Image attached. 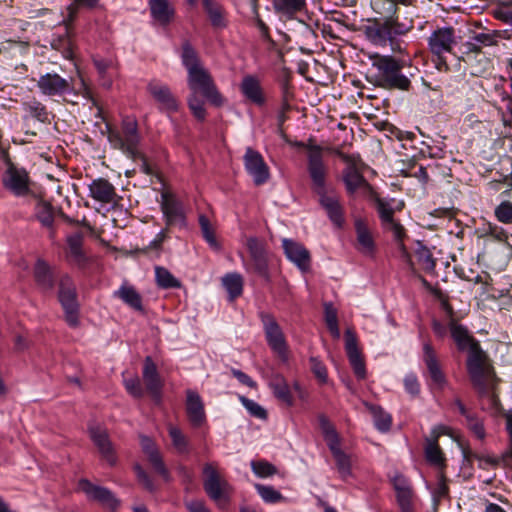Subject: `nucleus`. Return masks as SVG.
Returning a JSON list of instances; mask_svg holds the SVG:
<instances>
[{
  "label": "nucleus",
  "mask_w": 512,
  "mask_h": 512,
  "mask_svg": "<svg viewBox=\"0 0 512 512\" xmlns=\"http://www.w3.org/2000/svg\"><path fill=\"white\" fill-rule=\"evenodd\" d=\"M181 62L187 70V85L189 95L187 106L194 118L200 122L205 121L207 112L205 100L214 107H221L225 98L219 92L211 74L201 65L197 50L185 40L181 45Z\"/></svg>",
  "instance_id": "1"
},
{
  "label": "nucleus",
  "mask_w": 512,
  "mask_h": 512,
  "mask_svg": "<svg viewBox=\"0 0 512 512\" xmlns=\"http://www.w3.org/2000/svg\"><path fill=\"white\" fill-rule=\"evenodd\" d=\"M448 328L457 349L460 352L468 351L466 367L474 389L481 397L489 395L488 380L495 377V371L488 363V356L480 342L469 333L466 326L455 320L449 322Z\"/></svg>",
  "instance_id": "2"
},
{
  "label": "nucleus",
  "mask_w": 512,
  "mask_h": 512,
  "mask_svg": "<svg viewBox=\"0 0 512 512\" xmlns=\"http://www.w3.org/2000/svg\"><path fill=\"white\" fill-rule=\"evenodd\" d=\"M33 277L37 288L43 294H51L58 285L57 298L64 313V320L70 328L80 325V303L74 280L63 274L57 280L52 267L42 259L34 265Z\"/></svg>",
  "instance_id": "3"
},
{
  "label": "nucleus",
  "mask_w": 512,
  "mask_h": 512,
  "mask_svg": "<svg viewBox=\"0 0 512 512\" xmlns=\"http://www.w3.org/2000/svg\"><path fill=\"white\" fill-rule=\"evenodd\" d=\"M387 11L390 13L380 19H375L365 27L366 37L377 46H390L393 52L402 51V41L398 40L399 36L405 35L412 28V24H406L399 21L397 15L398 7L396 3L389 2Z\"/></svg>",
  "instance_id": "4"
},
{
  "label": "nucleus",
  "mask_w": 512,
  "mask_h": 512,
  "mask_svg": "<svg viewBox=\"0 0 512 512\" xmlns=\"http://www.w3.org/2000/svg\"><path fill=\"white\" fill-rule=\"evenodd\" d=\"M370 59L372 68L375 69L371 82L376 87L403 92L411 89V80L403 73L406 66L405 60L377 53L370 56Z\"/></svg>",
  "instance_id": "5"
},
{
  "label": "nucleus",
  "mask_w": 512,
  "mask_h": 512,
  "mask_svg": "<svg viewBox=\"0 0 512 512\" xmlns=\"http://www.w3.org/2000/svg\"><path fill=\"white\" fill-rule=\"evenodd\" d=\"M246 248L249 253L248 261L243 258L246 270L258 275L266 282H270L271 274L266 244L259 238L251 236L246 240Z\"/></svg>",
  "instance_id": "6"
},
{
  "label": "nucleus",
  "mask_w": 512,
  "mask_h": 512,
  "mask_svg": "<svg viewBox=\"0 0 512 512\" xmlns=\"http://www.w3.org/2000/svg\"><path fill=\"white\" fill-rule=\"evenodd\" d=\"M258 316L263 325L268 346L281 361L286 362L288 360V345L280 325L271 313L261 311Z\"/></svg>",
  "instance_id": "7"
},
{
  "label": "nucleus",
  "mask_w": 512,
  "mask_h": 512,
  "mask_svg": "<svg viewBox=\"0 0 512 512\" xmlns=\"http://www.w3.org/2000/svg\"><path fill=\"white\" fill-rule=\"evenodd\" d=\"M160 209L165 228L169 230L186 228L187 216L184 204L174 193L166 190L161 193Z\"/></svg>",
  "instance_id": "8"
},
{
  "label": "nucleus",
  "mask_w": 512,
  "mask_h": 512,
  "mask_svg": "<svg viewBox=\"0 0 512 512\" xmlns=\"http://www.w3.org/2000/svg\"><path fill=\"white\" fill-rule=\"evenodd\" d=\"M307 171L311 179V189L317 196L327 191L328 169L323 161L322 149L320 146L309 147L307 157Z\"/></svg>",
  "instance_id": "9"
},
{
  "label": "nucleus",
  "mask_w": 512,
  "mask_h": 512,
  "mask_svg": "<svg viewBox=\"0 0 512 512\" xmlns=\"http://www.w3.org/2000/svg\"><path fill=\"white\" fill-rule=\"evenodd\" d=\"M422 361L426 367L423 375L429 379L431 386L438 390H443L448 383L447 377L437 351L430 340L423 342Z\"/></svg>",
  "instance_id": "10"
},
{
  "label": "nucleus",
  "mask_w": 512,
  "mask_h": 512,
  "mask_svg": "<svg viewBox=\"0 0 512 512\" xmlns=\"http://www.w3.org/2000/svg\"><path fill=\"white\" fill-rule=\"evenodd\" d=\"M269 387L274 397L287 407L295 405L293 391L300 400H305L307 393L298 380L293 381L292 386L281 373H273L269 379Z\"/></svg>",
  "instance_id": "11"
},
{
  "label": "nucleus",
  "mask_w": 512,
  "mask_h": 512,
  "mask_svg": "<svg viewBox=\"0 0 512 512\" xmlns=\"http://www.w3.org/2000/svg\"><path fill=\"white\" fill-rule=\"evenodd\" d=\"M99 2L100 0H74L73 3L67 7V14L63 20L66 26V34L58 39L59 45L64 49L63 53L66 58H71L73 56V42L70 35L74 22L78 18L80 9H94L98 7Z\"/></svg>",
  "instance_id": "12"
},
{
  "label": "nucleus",
  "mask_w": 512,
  "mask_h": 512,
  "mask_svg": "<svg viewBox=\"0 0 512 512\" xmlns=\"http://www.w3.org/2000/svg\"><path fill=\"white\" fill-rule=\"evenodd\" d=\"M203 487L206 494L214 501L223 503L228 500V483L223 480L213 463L203 466Z\"/></svg>",
  "instance_id": "13"
},
{
  "label": "nucleus",
  "mask_w": 512,
  "mask_h": 512,
  "mask_svg": "<svg viewBox=\"0 0 512 512\" xmlns=\"http://www.w3.org/2000/svg\"><path fill=\"white\" fill-rule=\"evenodd\" d=\"M390 482L395 491L396 500L401 512H413L416 508L417 496L411 480L397 472L390 477Z\"/></svg>",
  "instance_id": "14"
},
{
  "label": "nucleus",
  "mask_w": 512,
  "mask_h": 512,
  "mask_svg": "<svg viewBox=\"0 0 512 512\" xmlns=\"http://www.w3.org/2000/svg\"><path fill=\"white\" fill-rule=\"evenodd\" d=\"M243 161L245 170L252 177L255 185H263L269 180L270 170L260 152L247 147Z\"/></svg>",
  "instance_id": "15"
},
{
  "label": "nucleus",
  "mask_w": 512,
  "mask_h": 512,
  "mask_svg": "<svg viewBox=\"0 0 512 512\" xmlns=\"http://www.w3.org/2000/svg\"><path fill=\"white\" fill-rule=\"evenodd\" d=\"M2 183L5 189L15 196H25L29 193V175L24 168H17L12 162L7 164Z\"/></svg>",
  "instance_id": "16"
},
{
  "label": "nucleus",
  "mask_w": 512,
  "mask_h": 512,
  "mask_svg": "<svg viewBox=\"0 0 512 512\" xmlns=\"http://www.w3.org/2000/svg\"><path fill=\"white\" fill-rule=\"evenodd\" d=\"M79 488L89 499L99 502L105 508L113 511L120 508V500L108 488L95 485L87 479L79 481Z\"/></svg>",
  "instance_id": "17"
},
{
  "label": "nucleus",
  "mask_w": 512,
  "mask_h": 512,
  "mask_svg": "<svg viewBox=\"0 0 512 512\" xmlns=\"http://www.w3.org/2000/svg\"><path fill=\"white\" fill-rule=\"evenodd\" d=\"M147 90L153 99L159 104V109L168 114L179 110V102L172 94L168 85L157 80L151 81L147 85Z\"/></svg>",
  "instance_id": "18"
},
{
  "label": "nucleus",
  "mask_w": 512,
  "mask_h": 512,
  "mask_svg": "<svg viewBox=\"0 0 512 512\" xmlns=\"http://www.w3.org/2000/svg\"><path fill=\"white\" fill-rule=\"evenodd\" d=\"M142 376L147 393L156 403H160L163 381L158 372L157 365L150 356L144 359Z\"/></svg>",
  "instance_id": "19"
},
{
  "label": "nucleus",
  "mask_w": 512,
  "mask_h": 512,
  "mask_svg": "<svg viewBox=\"0 0 512 512\" xmlns=\"http://www.w3.org/2000/svg\"><path fill=\"white\" fill-rule=\"evenodd\" d=\"M354 229L356 233L355 248L363 255L373 257L377 251V245L367 220L361 217L355 218Z\"/></svg>",
  "instance_id": "20"
},
{
  "label": "nucleus",
  "mask_w": 512,
  "mask_h": 512,
  "mask_svg": "<svg viewBox=\"0 0 512 512\" xmlns=\"http://www.w3.org/2000/svg\"><path fill=\"white\" fill-rule=\"evenodd\" d=\"M282 248L286 258L301 271L306 272L309 270L311 255L303 244L292 239L284 238L282 240Z\"/></svg>",
  "instance_id": "21"
},
{
  "label": "nucleus",
  "mask_w": 512,
  "mask_h": 512,
  "mask_svg": "<svg viewBox=\"0 0 512 512\" xmlns=\"http://www.w3.org/2000/svg\"><path fill=\"white\" fill-rule=\"evenodd\" d=\"M345 350L356 378L364 380L367 376L365 362L358 348L357 338L350 330L345 333Z\"/></svg>",
  "instance_id": "22"
},
{
  "label": "nucleus",
  "mask_w": 512,
  "mask_h": 512,
  "mask_svg": "<svg viewBox=\"0 0 512 512\" xmlns=\"http://www.w3.org/2000/svg\"><path fill=\"white\" fill-rule=\"evenodd\" d=\"M201 6L211 27L224 30L229 25V14L225 6L218 0H201Z\"/></svg>",
  "instance_id": "23"
},
{
  "label": "nucleus",
  "mask_w": 512,
  "mask_h": 512,
  "mask_svg": "<svg viewBox=\"0 0 512 512\" xmlns=\"http://www.w3.org/2000/svg\"><path fill=\"white\" fill-rule=\"evenodd\" d=\"M107 139L111 144L112 134L116 133L124 145L140 144L141 136L138 130L136 120L125 117L121 122V129L114 128L110 123H106Z\"/></svg>",
  "instance_id": "24"
},
{
  "label": "nucleus",
  "mask_w": 512,
  "mask_h": 512,
  "mask_svg": "<svg viewBox=\"0 0 512 512\" xmlns=\"http://www.w3.org/2000/svg\"><path fill=\"white\" fill-rule=\"evenodd\" d=\"M240 92L248 102L257 107H263L267 103V97L261 81L255 75H246L242 78Z\"/></svg>",
  "instance_id": "25"
},
{
  "label": "nucleus",
  "mask_w": 512,
  "mask_h": 512,
  "mask_svg": "<svg viewBox=\"0 0 512 512\" xmlns=\"http://www.w3.org/2000/svg\"><path fill=\"white\" fill-rule=\"evenodd\" d=\"M185 410L192 427L200 428L206 423L207 417L204 403L196 391L186 390Z\"/></svg>",
  "instance_id": "26"
},
{
  "label": "nucleus",
  "mask_w": 512,
  "mask_h": 512,
  "mask_svg": "<svg viewBox=\"0 0 512 512\" xmlns=\"http://www.w3.org/2000/svg\"><path fill=\"white\" fill-rule=\"evenodd\" d=\"M37 86L47 96L63 95L71 91L69 82L57 73L41 75Z\"/></svg>",
  "instance_id": "27"
},
{
  "label": "nucleus",
  "mask_w": 512,
  "mask_h": 512,
  "mask_svg": "<svg viewBox=\"0 0 512 512\" xmlns=\"http://www.w3.org/2000/svg\"><path fill=\"white\" fill-rule=\"evenodd\" d=\"M453 405L458 409L459 413L465 418V426L477 439L483 441L486 438V430L484 419L477 413L468 409L460 398H456Z\"/></svg>",
  "instance_id": "28"
},
{
  "label": "nucleus",
  "mask_w": 512,
  "mask_h": 512,
  "mask_svg": "<svg viewBox=\"0 0 512 512\" xmlns=\"http://www.w3.org/2000/svg\"><path fill=\"white\" fill-rule=\"evenodd\" d=\"M455 30L452 27H443L435 30L429 37L428 44L433 54L451 52L455 44Z\"/></svg>",
  "instance_id": "29"
},
{
  "label": "nucleus",
  "mask_w": 512,
  "mask_h": 512,
  "mask_svg": "<svg viewBox=\"0 0 512 512\" xmlns=\"http://www.w3.org/2000/svg\"><path fill=\"white\" fill-rule=\"evenodd\" d=\"M89 433L102 458L109 465H115L116 457L107 431L100 426H95L89 428Z\"/></svg>",
  "instance_id": "30"
},
{
  "label": "nucleus",
  "mask_w": 512,
  "mask_h": 512,
  "mask_svg": "<svg viewBox=\"0 0 512 512\" xmlns=\"http://www.w3.org/2000/svg\"><path fill=\"white\" fill-rule=\"evenodd\" d=\"M318 201L333 225L338 229H342L345 224V212L339 200L334 196L328 195V192H326L318 195Z\"/></svg>",
  "instance_id": "31"
},
{
  "label": "nucleus",
  "mask_w": 512,
  "mask_h": 512,
  "mask_svg": "<svg viewBox=\"0 0 512 512\" xmlns=\"http://www.w3.org/2000/svg\"><path fill=\"white\" fill-rule=\"evenodd\" d=\"M151 17L163 27L170 25L175 17V9L168 0H147Z\"/></svg>",
  "instance_id": "32"
},
{
  "label": "nucleus",
  "mask_w": 512,
  "mask_h": 512,
  "mask_svg": "<svg viewBox=\"0 0 512 512\" xmlns=\"http://www.w3.org/2000/svg\"><path fill=\"white\" fill-rule=\"evenodd\" d=\"M93 65L98 73L99 83L105 88H111L117 75V68L113 60L101 57L93 58Z\"/></svg>",
  "instance_id": "33"
},
{
  "label": "nucleus",
  "mask_w": 512,
  "mask_h": 512,
  "mask_svg": "<svg viewBox=\"0 0 512 512\" xmlns=\"http://www.w3.org/2000/svg\"><path fill=\"white\" fill-rule=\"evenodd\" d=\"M90 196L96 201L110 203L116 196L115 187L105 178H97L89 185Z\"/></svg>",
  "instance_id": "34"
},
{
  "label": "nucleus",
  "mask_w": 512,
  "mask_h": 512,
  "mask_svg": "<svg viewBox=\"0 0 512 512\" xmlns=\"http://www.w3.org/2000/svg\"><path fill=\"white\" fill-rule=\"evenodd\" d=\"M69 252L68 257L72 263L77 265L79 268L84 269L88 264V258L85 255L82 244L83 236L80 233L71 235L67 239Z\"/></svg>",
  "instance_id": "35"
},
{
  "label": "nucleus",
  "mask_w": 512,
  "mask_h": 512,
  "mask_svg": "<svg viewBox=\"0 0 512 512\" xmlns=\"http://www.w3.org/2000/svg\"><path fill=\"white\" fill-rule=\"evenodd\" d=\"M343 182L347 193L350 195L354 194L359 188L369 185L363 174L354 165H350L343 170Z\"/></svg>",
  "instance_id": "36"
},
{
  "label": "nucleus",
  "mask_w": 512,
  "mask_h": 512,
  "mask_svg": "<svg viewBox=\"0 0 512 512\" xmlns=\"http://www.w3.org/2000/svg\"><path fill=\"white\" fill-rule=\"evenodd\" d=\"M113 296L121 299L126 305L136 311L142 312L144 310L142 297L132 286L121 285L118 290L114 291Z\"/></svg>",
  "instance_id": "37"
},
{
  "label": "nucleus",
  "mask_w": 512,
  "mask_h": 512,
  "mask_svg": "<svg viewBox=\"0 0 512 512\" xmlns=\"http://www.w3.org/2000/svg\"><path fill=\"white\" fill-rule=\"evenodd\" d=\"M366 407L373 417L375 428L381 433L390 431L393 421L391 414L386 412L383 407L377 404L367 403Z\"/></svg>",
  "instance_id": "38"
},
{
  "label": "nucleus",
  "mask_w": 512,
  "mask_h": 512,
  "mask_svg": "<svg viewBox=\"0 0 512 512\" xmlns=\"http://www.w3.org/2000/svg\"><path fill=\"white\" fill-rule=\"evenodd\" d=\"M167 431L176 452L179 455H189L191 453V443L182 430L173 424H169Z\"/></svg>",
  "instance_id": "39"
},
{
  "label": "nucleus",
  "mask_w": 512,
  "mask_h": 512,
  "mask_svg": "<svg viewBox=\"0 0 512 512\" xmlns=\"http://www.w3.org/2000/svg\"><path fill=\"white\" fill-rule=\"evenodd\" d=\"M424 454L426 461L430 465L440 469L446 466L445 455L439 446V443H437V440L426 439Z\"/></svg>",
  "instance_id": "40"
},
{
  "label": "nucleus",
  "mask_w": 512,
  "mask_h": 512,
  "mask_svg": "<svg viewBox=\"0 0 512 512\" xmlns=\"http://www.w3.org/2000/svg\"><path fill=\"white\" fill-rule=\"evenodd\" d=\"M23 110L41 123L50 124L51 122V113L48 111L47 107L36 98L23 102Z\"/></svg>",
  "instance_id": "41"
},
{
  "label": "nucleus",
  "mask_w": 512,
  "mask_h": 512,
  "mask_svg": "<svg viewBox=\"0 0 512 512\" xmlns=\"http://www.w3.org/2000/svg\"><path fill=\"white\" fill-rule=\"evenodd\" d=\"M336 463V468L342 478H347L351 475V459L350 456L345 453L340 443H337L331 447H328Z\"/></svg>",
  "instance_id": "42"
},
{
  "label": "nucleus",
  "mask_w": 512,
  "mask_h": 512,
  "mask_svg": "<svg viewBox=\"0 0 512 512\" xmlns=\"http://www.w3.org/2000/svg\"><path fill=\"white\" fill-rule=\"evenodd\" d=\"M222 284L230 301H234L243 293V278L239 273H227L222 278Z\"/></svg>",
  "instance_id": "43"
},
{
  "label": "nucleus",
  "mask_w": 512,
  "mask_h": 512,
  "mask_svg": "<svg viewBox=\"0 0 512 512\" xmlns=\"http://www.w3.org/2000/svg\"><path fill=\"white\" fill-rule=\"evenodd\" d=\"M414 254L417 264L425 273H434L436 268V259L433 257L429 248L419 242Z\"/></svg>",
  "instance_id": "44"
},
{
  "label": "nucleus",
  "mask_w": 512,
  "mask_h": 512,
  "mask_svg": "<svg viewBox=\"0 0 512 512\" xmlns=\"http://www.w3.org/2000/svg\"><path fill=\"white\" fill-rule=\"evenodd\" d=\"M111 146L114 149L120 150L133 161H141L146 157V155L138 149L139 144L124 145L116 133L112 134Z\"/></svg>",
  "instance_id": "45"
},
{
  "label": "nucleus",
  "mask_w": 512,
  "mask_h": 512,
  "mask_svg": "<svg viewBox=\"0 0 512 512\" xmlns=\"http://www.w3.org/2000/svg\"><path fill=\"white\" fill-rule=\"evenodd\" d=\"M318 425L328 447L341 442L339 434L326 415H318Z\"/></svg>",
  "instance_id": "46"
},
{
  "label": "nucleus",
  "mask_w": 512,
  "mask_h": 512,
  "mask_svg": "<svg viewBox=\"0 0 512 512\" xmlns=\"http://www.w3.org/2000/svg\"><path fill=\"white\" fill-rule=\"evenodd\" d=\"M155 279L162 289H175L181 287V282L165 267H155Z\"/></svg>",
  "instance_id": "47"
},
{
  "label": "nucleus",
  "mask_w": 512,
  "mask_h": 512,
  "mask_svg": "<svg viewBox=\"0 0 512 512\" xmlns=\"http://www.w3.org/2000/svg\"><path fill=\"white\" fill-rule=\"evenodd\" d=\"M199 226L201 229V234L204 240L208 243V245L218 251L221 248L220 243L218 242L214 229L211 226L210 220L204 214H200L198 217Z\"/></svg>",
  "instance_id": "48"
},
{
  "label": "nucleus",
  "mask_w": 512,
  "mask_h": 512,
  "mask_svg": "<svg viewBox=\"0 0 512 512\" xmlns=\"http://www.w3.org/2000/svg\"><path fill=\"white\" fill-rule=\"evenodd\" d=\"M275 9L284 14H294L302 11L306 0H273Z\"/></svg>",
  "instance_id": "49"
},
{
  "label": "nucleus",
  "mask_w": 512,
  "mask_h": 512,
  "mask_svg": "<svg viewBox=\"0 0 512 512\" xmlns=\"http://www.w3.org/2000/svg\"><path fill=\"white\" fill-rule=\"evenodd\" d=\"M253 14L255 16V23L256 26L260 32V36L264 42H267L271 46L275 45V41L272 39L270 35L269 27L266 25V23L261 19L258 11V0H250Z\"/></svg>",
  "instance_id": "50"
},
{
  "label": "nucleus",
  "mask_w": 512,
  "mask_h": 512,
  "mask_svg": "<svg viewBox=\"0 0 512 512\" xmlns=\"http://www.w3.org/2000/svg\"><path fill=\"white\" fill-rule=\"evenodd\" d=\"M375 208L378 212L379 218L384 225L392 223L394 221V209L390 202L380 198H375Z\"/></svg>",
  "instance_id": "51"
},
{
  "label": "nucleus",
  "mask_w": 512,
  "mask_h": 512,
  "mask_svg": "<svg viewBox=\"0 0 512 512\" xmlns=\"http://www.w3.org/2000/svg\"><path fill=\"white\" fill-rule=\"evenodd\" d=\"M239 401L241 402L243 407L248 411L250 416L260 419V420L267 419V417H268L267 411L261 405H259L257 402H255L254 400L240 395Z\"/></svg>",
  "instance_id": "52"
},
{
  "label": "nucleus",
  "mask_w": 512,
  "mask_h": 512,
  "mask_svg": "<svg viewBox=\"0 0 512 512\" xmlns=\"http://www.w3.org/2000/svg\"><path fill=\"white\" fill-rule=\"evenodd\" d=\"M324 319L330 333L339 336L337 311L331 303H325L324 305Z\"/></svg>",
  "instance_id": "53"
},
{
  "label": "nucleus",
  "mask_w": 512,
  "mask_h": 512,
  "mask_svg": "<svg viewBox=\"0 0 512 512\" xmlns=\"http://www.w3.org/2000/svg\"><path fill=\"white\" fill-rule=\"evenodd\" d=\"M147 460L157 474H159L166 481L169 479L170 473L163 461L159 450L153 454L148 455Z\"/></svg>",
  "instance_id": "54"
},
{
  "label": "nucleus",
  "mask_w": 512,
  "mask_h": 512,
  "mask_svg": "<svg viewBox=\"0 0 512 512\" xmlns=\"http://www.w3.org/2000/svg\"><path fill=\"white\" fill-rule=\"evenodd\" d=\"M255 489L257 493L260 495V497L266 502V503H278L282 500L283 496L279 491L274 489L272 486H267L263 484H256Z\"/></svg>",
  "instance_id": "55"
},
{
  "label": "nucleus",
  "mask_w": 512,
  "mask_h": 512,
  "mask_svg": "<svg viewBox=\"0 0 512 512\" xmlns=\"http://www.w3.org/2000/svg\"><path fill=\"white\" fill-rule=\"evenodd\" d=\"M486 463H488L492 467L502 465L503 467H508L512 469V441H509L508 448L502 453L500 457L488 456L486 459Z\"/></svg>",
  "instance_id": "56"
},
{
  "label": "nucleus",
  "mask_w": 512,
  "mask_h": 512,
  "mask_svg": "<svg viewBox=\"0 0 512 512\" xmlns=\"http://www.w3.org/2000/svg\"><path fill=\"white\" fill-rule=\"evenodd\" d=\"M462 455L464 466L472 467L473 459L478 460V467L480 469H486L487 466H490L488 463H486V459L488 456H482L477 453H474L468 446L462 447Z\"/></svg>",
  "instance_id": "57"
},
{
  "label": "nucleus",
  "mask_w": 512,
  "mask_h": 512,
  "mask_svg": "<svg viewBox=\"0 0 512 512\" xmlns=\"http://www.w3.org/2000/svg\"><path fill=\"white\" fill-rule=\"evenodd\" d=\"M251 468L254 474L261 478L272 476L277 472L276 467L265 460L252 461Z\"/></svg>",
  "instance_id": "58"
},
{
  "label": "nucleus",
  "mask_w": 512,
  "mask_h": 512,
  "mask_svg": "<svg viewBox=\"0 0 512 512\" xmlns=\"http://www.w3.org/2000/svg\"><path fill=\"white\" fill-rule=\"evenodd\" d=\"M311 372L314 374L315 378L321 383L324 384L327 382L328 374L327 368L324 363L315 356H311L309 359Z\"/></svg>",
  "instance_id": "59"
},
{
  "label": "nucleus",
  "mask_w": 512,
  "mask_h": 512,
  "mask_svg": "<svg viewBox=\"0 0 512 512\" xmlns=\"http://www.w3.org/2000/svg\"><path fill=\"white\" fill-rule=\"evenodd\" d=\"M497 220L504 224L512 223V202L501 201L494 211Z\"/></svg>",
  "instance_id": "60"
},
{
  "label": "nucleus",
  "mask_w": 512,
  "mask_h": 512,
  "mask_svg": "<svg viewBox=\"0 0 512 512\" xmlns=\"http://www.w3.org/2000/svg\"><path fill=\"white\" fill-rule=\"evenodd\" d=\"M171 230L167 228H163L156 236L155 238L142 249L143 254H148L151 250L160 251L162 248L163 243L169 239V232Z\"/></svg>",
  "instance_id": "61"
},
{
  "label": "nucleus",
  "mask_w": 512,
  "mask_h": 512,
  "mask_svg": "<svg viewBox=\"0 0 512 512\" xmlns=\"http://www.w3.org/2000/svg\"><path fill=\"white\" fill-rule=\"evenodd\" d=\"M124 386L127 392L134 398L140 399L143 397L144 390L138 377L124 379Z\"/></svg>",
  "instance_id": "62"
},
{
  "label": "nucleus",
  "mask_w": 512,
  "mask_h": 512,
  "mask_svg": "<svg viewBox=\"0 0 512 512\" xmlns=\"http://www.w3.org/2000/svg\"><path fill=\"white\" fill-rule=\"evenodd\" d=\"M403 384L404 389L408 394L417 396L420 393V383L415 373L411 372L406 374L403 380Z\"/></svg>",
  "instance_id": "63"
},
{
  "label": "nucleus",
  "mask_w": 512,
  "mask_h": 512,
  "mask_svg": "<svg viewBox=\"0 0 512 512\" xmlns=\"http://www.w3.org/2000/svg\"><path fill=\"white\" fill-rule=\"evenodd\" d=\"M135 472L138 478L139 483L148 491L153 492L156 490V485L154 480L150 477V475L140 466H135Z\"/></svg>",
  "instance_id": "64"
}]
</instances>
